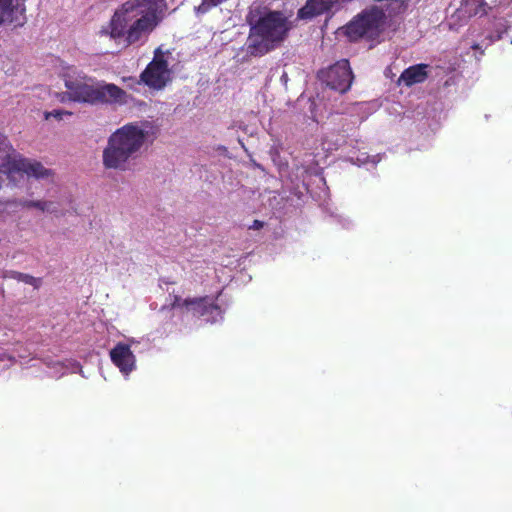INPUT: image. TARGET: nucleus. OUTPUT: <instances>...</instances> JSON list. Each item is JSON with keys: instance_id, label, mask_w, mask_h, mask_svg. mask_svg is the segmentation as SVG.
Wrapping results in <instances>:
<instances>
[{"instance_id": "obj_16", "label": "nucleus", "mask_w": 512, "mask_h": 512, "mask_svg": "<svg viewBox=\"0 0 512 512\" xmlns=\"http://www.w3.org/2000/svg\"><path fill=\"white\" fill-rule=\"evenodd\" d=\"M464 6H465L466 11L470 15H474V16L487 15L488 11L491 9L485 0H465Z\"/></svg>"}, {"instance_id": "obj_3", "label": "nucleus", "mask_w": 512, "mask_h": 512, "mask_svg": "<svg viewBox=\"0 0 512 512\" xmlns=\"http://www.w3.org/2000/svg\"><path fill=\"white\" fill-rule=\"evenodd\" d=\"M147 132L138 123H127L114 131L103 150L102 162L105 168L127 171L139 157L146 141Z\"/></svg>"}, {"instance_id": "obj_7", "label": "nucleus", "mask_w": 512, "mask_h": 512, "mask_svg": "<svg viewBox=\"0 0 512 512\" xmlns=\"http://www.w3.org/2000/svg\"><path fill=\"white\" fill-rule=\"evenodd\" d=\"M170 81V69L168 61L160 47L155 49L152 61L140 74L139 83H143L149 88L162 90Z\"/></svg>"}, {"instance_id": "obj_21", "label": "nucleus", "mask_w": 512, "mask_h": 512, "mask_svg": "<svg viewBox=\"0 0 512 512\" xmlns=\"http://www.w3.org/2000/svg\"><path fill=\"white\" fill-rule=\"evenodd\" d=\"M472 49H474V50L480 49L479 44H474V45H472Z\"/></svg>"}, {"instance_id": "obj_9", "label": "nucleus", "mask_w": 512, "mask_h": 512, "mask_svg": "<svg viewBox=\"0 0 512 512\" xmlns=\"http://www.w3.org/2000/svg\"><path fill=\"white\" fill-rule=\"evenodd\" d=\"M128 95L125 90L114 83L96 81L91 105L122 106L127 104Z\"/></svg>"}, {"instance_id": "obj_20", "label": "nucleus", "mask_w": 512, "mask_h": 512, "mask_svg": "<svg viewBox=\"0 0 512 512\" xmlns=\"http://www.w3.org/2000/svg\"><path fill=\"white\" fill-rule=\"evenodd\" d=\"M255 228H260L263 226V223L259 220H255L254 221V225H253Z\"/></svg>"}, {"instance_id": "obj_13", "label": "nucleus", "mask_w": 512, "mask_h": 512, "mask_svg": "<svg viewBox=\"0 0 512 512\" xmlns=\"http://www.w3.org/2000/svg\"><path fill=\"white\" fill-rule=\"evenodd\" d=\"M182 305L187 312H191L193 316L196 317H202L212 314L214 311H220V307L214 302H210L208 296L186 298L183 300Z\"/></svg>"}, {"instance_id": "obj_18", "label": "nucleus", "mask_w": 512, "mask_h": 512, "mask_svg": "<svg viewBox=\"0 0 512 512\" xmlns=\"http://www.w3.org/2000/svg\"><path fill=\"white\" fill-rule=\"evenodd\" d=\"M71 115H72V112L63 110V109H54L52 111L44 113V117L46 120L53 117L54 119H56L58 121H61L64 118V116H71Z\"/></svg>"}, {"instance_id": "obj_10", "label": "nucleus", "mask_w": 512, "mask_h": 512, "mask_svg": "<svg viewBox=\"0 0 512 512\" xmlns=\"http://www.w3.org/2000/svg\"><path fill=\"white\" fill-rule=\"evenodd\" d=\"M25 20L24 0H0V24L23 25Z\"/></svg>"}, {"instance_id": "obj_17", "label": "nucleus", "mask_w": 512, "mask_h": 512, "mask_svg": "<svg viewBox=\"0 0 512 512\" xmlns=\"http://www.w3.org/2000/svg\"><path fill=\"white\" fill-rule=\"evenodd\" d=\"M53 205L52 202H48V201H34V200H29V201H25L23 206L27 207V208H37V209H40L42 211H49V207Z\"/></svg>"}, {"instance_id": "obj_12", "label": "nucleus", "mask_w": 512, "mask_h": 512, "mask_svg": "<svg viewBox=\"0 0 512 512\" xmlns=\"http://www.w3.org/2000/svg\"><path fill=\"white\" fill-rule=\"evenodd\" d=\"M110 358L115 366L126 375L135 368V355L127 344L118 343L110 351Z\"/></svg>"}, {"instance_id": "obj_11", "label": "nucleus", "mask_w": 512, "mask_h": 512, "mask_svg": "<svg viewBox=\"0 0 512 512\" xmlns=\"http://www.w3.org/2000/svg\"><path fill=\"white\" fill-rule=\"evenodd\" d=\"M347 0H306V3L297 12L299 19H312L314 17L329 13L336 5Z\"/></svg>"}, {"instance_id": "obj_4", "label": "nucleus", "mask_w": 512, "mask_h": 512, "mask_svg": "<svg viewBox=\"0 0 512 512\" xmlns=\"http://www.w3.org/2000/svg\"><path fill=\"white\" fill-rule=\"evenodd\" d=\"M0 165L1 171L7 175L9 179H13L15 175H26L36 179H45L53 176V171L47 169L43 164L36 160L23 157L15 152L8 138L0 133Z\"/></svg>"}, {"instance_id": "obj_1", "label": "nucleus", "mask_w": 512, "mask_h": 512, "mask_svg": "<svg viewBox=\"0 0 512 512\" xmlns=\"http://www.w3.org/2000/svg\"><path fill=\"white\" fill-rule=\"evenodd\" d=\"M250 25L247 53L261 57L278 48L288 37L291 22L281 11L267 10L263 14L258 7L247 15Z\"/></svg>"}, {"instance_id": "obj_15", "label": "nucleus", "mask_w": 512, "mask_h": 512, "mask_svg": "<svg viewBox=\"0 0 512 512\" xmlns=\"http://www.w3.org/2000/svg\"><path fill=\"white\" fill-rule=\"evenodd\" d=\"M3 278H13L19 282H23L25 284L33 286L35 289H38L41 286V279L36 278L30 274L18 272V271H5L3 273Z\"/></svg>"}, {"instance_id": "obj_8", "label": "nucleus", "mask_w": 512, "mask_h": 512, "mask_svg": "<svg viewBox=\"0 0 512 512\" xmlns=\"http://www.w3.org/2000/svg\"><path fill=\"white\" fill-rule=\"evenodd\" d=\"M319 77L328 87L340 93L350 89L354 78L347 59L337 61L328 69L321 71Z\"/></svg>"}, {"instance_id": "obj_5", "label": "nucleus", "mask_w": 512, "mask_h": 512, "mask_svg": "<svg viewBox=\"0 0 512 512\" xmlns=\"http://www.w3.org/2000/svg\"><path fill=\"white\" fill-rule=\"evenodd\" d=\"M385 14L377 7L365 9L354 16L343 28L344 35L351 42L360 39L374 40L381 33Z\"/></svg>"}, {"instance_id": "obj_2", "label": "nucleus", "mask_w": 512, "mask_h": 512, "mask_svg": "<svg viewBox=\"0 0 512 512\" xmlns=\"http://www.w3.org/2000/svg\"><path fill=\"white\" fill-rule=\"evenodd\" d=\"M142 2L146 0H129L114 12L109 23L111 38H124L130 46L146 39L156 28L159 22L156 10L143 11Z\"/></svg>"}, {"instance_id": "obj_6", "label": "nucleus", "mask_w": 512, "mask_h": 512, "mask_svg": "<svg viewBox=\"0 0 512 512\" xmlns=\"http://www.w3.org/2000/svg\"><path fill=\"white\" fill-rule=\"evenodd\" d=\"M63 81L66 88L65 96L76 103L91 105L96 80L75 67H69L63 72Z\"/></svg>"}, {"instance_id": "obj_19", "label": "nucleus", "mask_w": 512, "mask_h": 512, "mask_svg": "<svg viewBox=\"0 0 512 512\" xmlns=\"http://www.w3.org/2000/svg\"><path fill=\"white\" fill-rule=\"evenodd\" d=\"M170 296L172 297V302L169 304V306H163L161 308V310H164L167 308H169V309H176V308L185 309V307L182 305L183 299L179 295L173 294Z\"/></svg>"}, {"instance_id": "obj_14", "label": "nucleus", "mask_w": 512, "mask_h": 512, "mask_svg": "<svg viewBox=\"0 0 512 512\" xmlns=\"http://www.w3.org/2000/svg\"><path fill=\"white\" fill-rule=\"evenodd\" d=\"M428 67V64L420 63L406 68L399 77V83L411 87L415 84L425 82L428 78Z\"/></svg>"}]
</instances>
